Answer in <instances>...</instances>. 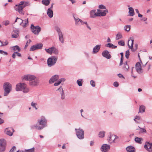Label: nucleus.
I'll use <instances>...</instances> for the list:
<instances>
[{
  "instance_id": "obj_1",
  "label": "nucleus",
  "mask_w": 152,
  "mask_h": 152,
  "mask_svg": "<svg viewBox=\"0 0 152 152\" xmlns=\"http://www.w3.org/2000/svg\"><path fill=\"white\" fill-rule=\"evenodd\" d=\"M38 124H36L31 126L32 129H35L39 130L42 129L46 126L47 121L43 116H42L38 120Z\"/></svg>"
},
{
  "instance_id": "obj_2",
  "label": "nucleus",
  "mask_w": 152,
  "mask_h": 152,
  "mask_svg": "<svg viewBox=\"0 0 152 152\" xmlns=\"http://www.w3.org/2000/svg\"><path fill=\"white\" fill-rule=\"evenodd\" d=\"M30 5L29 2L24 1H21L18 4L15 5L16 7L15 8V10L18 11L19 13L21 15H24V12L23 10V9L26 7Z\"/></svg>"
},
{
  "instance_id": "obj_3",
  "label": "nucleus",
  "mask_w": 152,
  "mask_h": 152,
  "mask_svg": "<svg viewBox=\"0 0 152 152\" xmlns=\"http://www.w3.org/2000/svg\"><path fill=\"white\" fill-rule=\"evenodd\" d=\"M16 90L17 91H23V92L27 93L29 91V88L27 87L26 84L20 83L16 85Z\"/></svg>"
},
{
  "instance_id": "obj_4",
  "label": "nucleus",
  "mask_w": 152,
  "mask_h": 152,
  "mask_svg": "<svg viewBox=\"0 0 152 152\" xmlns=\"http://www.w3.org/2000/svg\"><path fill=\"white\" fill-rule=\"evenodd\" d=\"M4 96H6L10 93L11 90V85L9 83H4Z\"/></svg>"
},
{
  "instance_id": "obj_5",
  "label": "nucleus",
  "mask_w": 152,
  "mask_h": 152,
  "mask_svg": "<svg viewBox=\"0 0 152 152\" xmlns=\"http://www.w3.org/2000/svg\"><path fill=\"white\" fill-rule=\"evenodd\" d=\"M57 58L52 56L49 58L47 60V64L49 66H51L54 65L57 60Z\"/></svg>"
},
{
  "instance_id": "obj_6",
  "label": "nucleus",
  "mask_w": 152,
  "mask_h": 152,
  "mask_svg": "<svg viewBox=\"0 0 152 152\" xmlns=\"http://www.w3.org/2000/svg\"><path fill=\"white\" fill-rule=\"evenodd\" d=\"M6 146V141L3 139H0V152L4 151Z\"/></svg>"
},
{
  "instance_id": "obj_7",
  "label": "nucleus",
  "mask_w": 152,
  "mask_h": 152,
  "mask_svg": "<svg viewBox=\"0 0 152 152\" xmlns=\"http://www.w3.org/2000/svg\"><path fill=\"white\" fill-rule=\"evenodd\" d=\"M31 29L32 32L35 34H38L41 30L39 26H35L33 24L31 25Z\"/></svg>"
},
{
  "instance_id": "obj_8",
  "label": "nucleus",
  "mask_w": 152,
  "mask_h": 152,
  "mask_svg": "<svg viewBox=\"0 0 152 152\" xmlns=\"http://www.w3.org/2000/svg\"><path fill=\"white\" fill-rule=\"evenodd\" d=\"M76 131V134L78 138L83 139L84 138V131L80 129H75Z\"/></svg>"
},
{
  "instance_id": "obj_9",
  "label": "nucleus",
  "mask_w": 152,
  "mask_h": 152,
  "mask_svg": "<svg viewBox=\"0 0 152 152\" xmlns=\"http://www.w3.org/2000/svg\"><path fill=\"white\" fill-rule=\"evenodd\" d=\"M118 137L115 135H111L109 138L108 139L110 143L116 142L118 141Z\"/></svg>"
},
{
  "instance_id": "obj_10",
  "label": "nucleus",
  "mask_w": 152,
  "mask_h": 152,
  "mask_svg": "<svg viewBox=\"0 0 152 152\" xmlns=\"http://www.w3.org/2000/svg\"><path fill=\"white\" fill-rule=\"evenodd\" d=\"M45 50L48 53L51 54L53 53L55 54H57L58 53V50L54 47H52L49 49H45Z\"/></svg>"
},
{
  "instance_id": "obj_11",
  "label": "nucleus",
  "mask_w": 152,
  "mask_h": 152,
  "mask_svg": "<svg viewBox=\"0 0 152 152\" xmlns=\"http://www.w3.org/2000/svg\"><path fill=\"white\" fill-rule=\"evenodd\" d=\"M145 148L149 152H152V143L146 142L144 146Z\"/></svg>"
},
{
  "instance_id": "obj_12",
  "label": "nucleus",
  "mask_w": 152,
  "mask_h": 152,
  "mask_svg": "<svg viewBox=\"0 0 152 152\" xmlns=\"http://www.w3.org/2000/svg\"><path fill=\"white\" fill-rule=\"evenodd\" d=\"M110 146L107 144H104L102 146L101 149L102 152H107L110 149Z\"/></svg>"
},
{
  "instance_id": "obj_13",
  "label": "nucleus",
  "mask_w": 152,
  "mask_h": 152,
  "mask_svg": "<svg viewBox=\"0 0 152 152\" xmlns=\"http://www.w3.org/2000/svg\"><path fill=\"white\" fill-rule=\"evenodd\" d=\"M42 47L41 44H38L36 45L32 46L30 49V51H33L36 50L40 49Z\"/></svg>"
},
{
  "instance_id": "obj_14",
  "label": "nucleus",
  "mask_w": 152,
  "mask_h": 152,
  "mask_svg": "<svg viewBox=\"0 0 152 152\" xmlns=\"http://www.w3.org/2000/svg\"><path fill=\"white\" fill-rule=\"evenodd\" d=\"M35 78V76L31 75H26L24 76L23 80H29L30 81L34 80Z\"/></svg>"
},
{
  "instance_id": "obj_15",
  "label": "nucleus",
  "mask_w": 152,
  "mask_h": 152,
  "mask_svg": "<svg viewBox=\"0 0 152 152\" xmlns=\"http://www.w3.org/2000/svg\"><path fill=\"white\" fill-rule=\"evenodd\" d=\"M74 18L76 25H81L83 24L84 23L80 19L78 18H75L74 17ZM84 23L87 25L86 22H84Z\"/></svg>"
},
{
  "instance_id": "obj_16",
  "label": "nucleus",
  "mask_w": 152,
  "mask_h": 152,
  "mask_svg": "<svg viewBox=\"0 0 152 152\" xmlns=\"http://www.w3.org/2000/svg\"><path fill=\"white\" fill-rule=\"evenodd\" d=\"M14 129L12 128H6L5 129L4 132L7 135L12 136L14 132Z\"/></svg>"
},
{
  "instance_id": "obj_17",
  "label": "nucleus",
  "mask_w": 152,
  "mask_h": 152,
  "mask_svg": "<svg viewBox=\"0 0 152 152\" xmlns=\"http://www.w3.org/2000/svg\"><path fill=\"white\" fill-rule=\"evenodd\" d=\"M98 12L97 16H103L106 15V13L108 12V11L106 10H97Z\"/></svg>"
},
{
  "instance_id": "obj_18",
  "label": "nucleus",
  "mask_w": 152,
  "mask_h": 152,
  "mask_svg": "<svg viewBox=\"0 0 152 152\" xmlns=\"http://www.w3.org/2000/svg\"><path fill=\"white\" fill-rule=\"evenodd\" d=\"M136 68L137 72L139 73L142 72L141 66L139 62L137 63L136 64Z\"/></svg>"
},
{
  "instance_id": "obj_19",
  "label": "nucleus",
  "mask_w": 152,
  "mask_h": 152,
  "mask_svg": "<svg viewBox=\"0 0 152 152\" xmlns=\"http://www.w3.org/2000/svg\"><path fill=\"white\" fill-rule=\"evenodd\" d=\"M134 41V39L131 37L128 40V45L129 48L131 49H133Z\"/></svg>"
},
{
  "instance_id": "obj_20",
  "label": "nucleus",
  "mask_w": 152,
  "mask_h": 152,
  "mask_svg": "<svg viewBox=\"0 0 152 152\" xmlns=\"http://www.w3.org/2000/svg\"><path fill=\"white\" fill-rule=\"evenodd\" d=\"M102 55L103 56L107 59H110L111 58V56L110 55L108 51L107 50L103 51L102 53Z\"/></svg>"
},
{
  "instance_id": "obj_21",
  "label": "nucleus",
  "mask_w": 152,
  "mask_h": 152,
  "mask_svg": "<svg viewBox=\"0 0 152 152\" xmlns=\"http://www.w3.org/2000/svg\"><path fill=\"white\" fill-rule=\"evenodd\" d=\"M59 78V76L58 75H55L53 76L49 80V83H53Z\"/></svg>"
},
{
  "instance_id": "obj_22",
  "label": "nucleus",
  "mask_w": 152,
  "mask_h": 152,
  "mask_svg": "<svg viewBox=\"0 0 152 152\" xmlns=\"http://www.w3.org/2000/svg\"><path fill=\"white\" fill-rule=\"evenodd\" d=\"M39 83V81L38 80L36 79L32 80L31 81L29 82V84L30 85L32 86H35L37 85Z\"/></svg>"
},
{
  "instance_id": "obj_23",
  "label": "nucleus",
  "mask_w": 152,
  "mask_h": 152,
  "mask_svg": "<svg viewBox=\"0 0 152 152\" xmlns=\"http://www.w3.org/2000/svg\"><path fill=\"white\" fill-rule=\"evenodd\" d=\"M19 36V31H13L12 34V37L14 38H17Z\"/></svg>"
},
{
  "instance_id": "obj_24",
  "label": "nucleus",
  "mask_w": 152,
  "mask_h": 152,
  "mask_svg": "<svg viewBox=\"0 0 152 152\" xmlns=\"http://www.w3.org/2000/svg\"><path fill=\"white\" fill-rule=\"evenodd\" d=\"M100 48V45H97L95 46L93 49V53H96L99 50Z\"/></svg>"
},
{
  "instance_id": "obj_25",
  "label": "nucleus",
  "mask_w": 152,
  "mask_h": 152,
  "mask_svg": "<svg viewBox=\"0 0 152 152\" xmlns=\"http://www.w3.org/2000/svg\"><path fill=\"white\" fill-rule=\"evenodd\" d=\"M47 14L48 16L50 18H52L53 16V12L51 9L50 8L48 9L47 11Z\"/></svg>"
},
{
  "instance_id": "obj_26",
  "label": "nucleus",
  "mask_w": 152,
  "mask_h": 152,
  "mask_svg": "<svg viewBox=\"0 0 152 152\" xmlns=\"http://www.w3.org/2000/svg\"><path fill=\"white\" fill-rule=\"evenodd\" d=\"M126 150L128 152H135V148L132 146H129L127 147Z\"/></svg>"
},
{
  "instance_id": "obj_27",
  "label": "nucleus",
  "mask_w": 152,
  "mask_h": 152,
  "mask_svg": "<svg viewBox=\"0 0 152 152\" xmlns=\"http://www.w3.org/2000/svg\"><path fill=\"white\" fill-rule=\"evenodd\" d=\"M96 10H91L90 12V17L91 18H94L96 16H97V12H96Z\"/></svg>"
},
{
  "instance_id": "obj_28",
  "label": "nucleus",
  "mask_w": 152,
  "mask_h": 152,
  "mask_svg": "<svg viewBox=\"0 0 152 152\" xmlns=\"http://www.w3.org/2000/svg\"><path fill=\"white\" fill-rule=\"evenodd\" d=\"M129 15L131 16H133L134 15V11L133 8L132 7H130L129 8Z\"/></svg>"
},
{
  "instance_id": "obj_29",
  "label": "nucleus",
  "mask_w": 152,
  "mask_h": 152,
  "mask_svg": "<svg viewBox=\"0 0 152 152\" xmlns=\"http://www.w3.org/2000/svg\"><path fill=\"white\" fill-rule=\"evenodd\" d=\"M105 46L107 47L111 48H117V46L114 45L111 43H108Z\"/></svg>"
},
{
  "instance_id": "obj_30",
  "label": "nucleus",
  "mask_w": 152,
  "mask_h": 152,
  "mask_svg": "<svg viewBox=\"0 0 152 152\" xmlns=\"http://www.w3.org/2000/svg\"><path fill=\"white\" fill-rule=\"evenodd\" d=\"M58 90H60L61 91V92H60V93L61 94V99H64V93L63 91V90L62 88L60 87L58 89Z\"/></svg>"
},
{
  "instance_id": "obj_31",
  "label": "nucleus",
  "mask_w": 152,
  "mask_h": 152,
  "mask_svg": "<svg viewBox=\"0 0 152 152\" xmlns=\"http://www.w3.org/2000/svg\"><path fill=\"white\" fill-rule=\"evenodd\" d=\"M50 0H43L42 1V4L46 6L48 5L50 3Z\"/></svg>"
},
{
  "instance_id": "obj_32",
  "label": "nucleus",
  "mask_w": 152,
  "mask_h": 152,
  "mask_svg": "<svg viewBox=\"0 0 152 152\" xmlns=\"http://www.w3.org/2000/svg\"><path fill=\"white\" fill-rule=\"evenodd\" d=\"M145 111V107L143 105H141L140 107L139 112L143 113Z\"/></svg>"
},
{
  "instance_id": "obj_33",
  "label": "nucleus",
  "mask_w": 152,
  "mask_h": 152,
  "mask_svg": "<svg viewBox=\"0 0 152 152\" xmlns=\"http://www.w3.org/2000/svg\"><path fill=\"white\" fill-rule=\"evenodd\" d=\"M58 35L60 41L61 43H63L64 42V39L63 38V35L62 33H60Z\"/></svg>"
},
{
  "instance_id": "obj_34",
  "label": "nucleus",
  "mask_w": 152,
  "mask_h": 152,
  "mask_svg": "<svg viewBox=\"0 0 152 152\" xmlns=\"http://www.w3.org/2000/svg\"><path fill=\"white\" fill-rule=\"evenodd\" d=\"M15 22H18L19 24L21 25L22 23L23 22V20L22 19L18 18H17L15 20Z\"/></svg>"
},
{
  "instance_id": "obj_35",
  "label": "nucleus",
  "mask_w": 152,
  "mask_h": 152,
  "mask_svg": "<svg viewBox=\"0 0 152 152\" xmlns=\"http://www.w3.org/2000/svg\"><path fill=\"white\" fill-rule=\"evenodd\" d=\"M142 138L138 137H136L135 138V142L139 144H141L142 143Z\"/></svg>"
},
{
  "instance_id": "obj_36",
  "label": "nucleus",
  "mask_w": 152,
  "mask_h": 152,
  "mask_svg": "<svg viewBox=\"0 0 152 152\" xmlns=\"http://www.w3.org/2000/svg\"><path fill=\"white\" fill-rule=\"evenodd\" d=\"M24 22L23 25V26L25 28L28 25V19H26L24 21Z\"/></svg>"
},
{
  "instance_id": "obj_37",
  "label": "nucleus",
  "mask_w": 152,
  "mask_h": 152,
  "mask_svg": "<svg viewBox=\"0 0 152 152\" xmlns=\"http://www.w3.org/2000/svg\"><path fill=\"white\" fill-rule=\"evenodd\" d=\"M17 55L18 56L20 57L21 56V54L20 53H18L17 52H14L12 55V57L13 58H15V56Z\"/></svg>"
},
{
  "instance_id": "obj_38",
  "label": "nucleus",
  "mask_w": 152,
  "mask_h": 152,
  "mask_svg": "<svg viewBox=\"0 0 152 152\" xmlns=\"http://www.w3.org/2000/svg\"><path fill=\"white\" fill-rule=\"evenodd\" d=\"M131 26L130 25H126L124 27V28L126 31H129L130 29Z\"/></svg>"
},
{
  "instance_id": "obj_39",
  "label": "nucleus",
  "mask_w": 152,
  "mask_h": 152,
  "mask_svg": "<svg viewBox=\"0 0 152 152\" xmlns=\"http://www.w3.org/2000/svg\"><path fill=\"white\" fill-rule=\"evenodd\" d=\"M105 135V132H101L99 134V136L101 138L103 137Z\"/></svg>"
},
{
  "instance_id": "obj_40",
  "label": "nucleus",
  "mask_w": 152,
  "mask_h": 152,
  "mask_svg": "<svg viewBox=\"0 0 152 152\" xmlns=\"http://www.w3.org/2000/svg\"><path fill=\"white\" fill-rule=\"evenodd\" d=\"M13 50L15 51H20V49L18 46H15L13 47Z\"/></svg>"
},
{
  "instance_id": "obj_41",
  "label": "nucleus",
  "mask_w": 152,
  "mask_h": 152,
  "mask_svg": "<svg viewBox=\"0 0 152 152\" xmlns=\"http://www.w3.org/2000/svg\"><path fill=\"white\" fill-rule=\"evenodd\" d=\"M122 37V36L121 34L120 33H118L116 35V39L118 40L121 39Z\"/></svg>"
},
{
  "instance_id": "obj_42",
  "label": "nucleus",
  "mask_w": 152,
  "mask_h": 152,
  "mask_svg": "<svg viewBox=\"0 0 152 152\" xmlns=\"http://www.w3.org/2000/svg\"><path fill=\"white\" fill-rule=\"evenodd\" d=\"M140 117L139 116H136L135 117V118L134 119V120L137 123H138V121L140 120Z\"/></svg>"
},
{
  "instance_id": "obj_43",
  "label": "nucleus",
  "mask_w": 152,
  "mask_h": 152,
  "mask_svg": "<svg viewBox=\"0 0 152 152\" xmlns=\"http://www.w3.org/2000/svg\"><path fill=\"white\" fill-rule=\"evenodd\" d=\"M34 148L28 150H25V152H34Z\"/></svg>"
},
{
  "instance_id": "obj_44",
  "label": "nucleus",
  "mask_w": 152,
  "mask_h": 152,
  "mask_svg": "<svg viewBox=\"0 0 152 152\" xmlns=\"http://www.w3.org/2000/svg\"><path fill=\"white\" fill-rule=\"evenodd\" d=\"M118 44L119 45L124 46V42L123 40L119 41L118 42Z\"/></svg>"
},
{
  "instance_id": "obj_45",
  "label": "nucleus",
  "mask_w": 152,
  "mask_h": 152,
  "mask_svg": "<svg viewBox=\"0 0 152 152\" xmlns=\"http://www.w3.org/2000/svg\"><path fill=\"white\" fill-rule=\"evenodd\" d=\"M123 68L124 69L126 70H128V69H129V66L127 64L126 62L124 64Z\"/></svg>"
},
{
  "instance_id": "obj_46",
  "label": "nucleus",
  "mask_w": 152,
  "mask_h": 152,
  "mask_svg": "<svg viewBox=\"0 0 152 152\" xmlns=\"http://www.w3.org/2000/svg\"><path fill=\"white\" fill-rule=\"evenodd\" d=\"M129 50H127L126 52L125 56L127 58H129Z\"/></svg>"
},
{
  "instance_id": "obj_47",
  "label": "nucleus",
  "mask_w": 152,
  "mask_h": 152,
  "mask_svg": "<svg viewBox=\"0 0 152 152\" xmlns=\"http://www.w3.org/2000/svg\"><path fill=\"white\" fill-rule=\"evenodd\" d=\"M139 128H140V129H141V130L139 132V133H142L143 132H145V133L146 132V131L145 129L143 128H141L140 127H139Z\"/></svg>"
},
{
  "instance_id": "obj_48",
  "label": "nucleus",
  "mask_w": 152,
  "mask_h": 152,
  "mask_svg": "<svg viewBox=\"0 0 152 152\" xmlns=\"http://www.w3.org/2000/svg\"><path fill=\"white\" fill-rule=\"evenodd\" d=\"M91 85L93 87H95V83L94 81L93 80H91L90 82Z\"/></svg>"
},
{
  "instance_id": "obj_49",
  "label": "nucleus",
  "mask_w": 152,
  "mask_h": 152,
  "mask_svg": "<svg viewBox=\"0 0 152 152\" xmlns=\"http://www.w3.org/2000/svg\"><path fill=\"white\" fill-rule=\"evenodd\" d=\"M0 53L3 54V55H7L8 54V53H7L5 52L2 50H0Z\"/></svg>"
},
{
  "instance_id": "obj_50",
  "label": "nucleus",
  "mask_w": 152,
  "mask_h": 152,
  "mask_svg": "<svg viewBox=\"0 0 152 152\" xmlns=\"http://www.w3.org/2000/svg\"><path fill=\"white\" fill-rule=\"evenodd\" d=\"M77 82L79 86H82V83L81 81L78 80L77 81Z\"/></svg>"
},
{
  "instance_id": "obj_51",
  "label": "nucleus",
  "mask_w": 152,
  "mask_h": 152,
  "mask_svg": "<svg viewBox=\"0 0 152 152\" xmlns=\"http://www.w3.org/2000/svg\"><path fill=\"white\" fill-rule=\"evenodd\" d=\"M3 23H4V25H5V26H7V25H8L9 24L10 22L9 21L6 20V21H4V22Z\"/></svg>"
},
{
  "instance_id": "obj_52",
  "label": "nucleus",
  "mask_w": 152,
  "mask_h": 152,
  "mask_svg": "<svg viewBox=\"0 0 152 152\" xmlns=\"http://www.w3.org/2000/svg\"><path fill=\"white\" fill-rule=\"evenodd\" d=\"M16 149L15 147L13 146L12 148L10 150V152H14V151Z\"/></svg>"
},
{
  "instance_id": "obj_53",
  "label": "nucleus",
  "mask_w": 152,
  "mask_h": 152,
  "mask_svg": "<svg viewBox=\"0 0 152 152\" xmlns=\"http://www.w3.org/2000/svg\"><path fill=\"white\" fill-rule=\"evenodd\" d=\"M99 8L100 9H105L106 8L105 7L102 5H100L99 6Z\"/></svg>"
},
{
  "instance_id": "obj_54",
  "label": "nucleus",
  "mask_w": 152,
  "mask_h": 152,
  "mask_svg": "<svg viewBox=\"0 0 152 152\" xmlns=\"http://www.w3.org/2000/svg\"><path fill=\"white\" fill-rule=\"evenodd\" d=\"M61 82L58 80V82L57 83H54V85L55 86H57L59 85L61 83Z\"/></svg>"
},
{
  "instance_id": "obj_55",
  "label": "nucleus",
  "mask_w": 152,
  "mask_h": 152,
  "mask_svg": "<svg viewBox=\"0 0 152 152\" xmlns=\"http://www.w3.org/2000/svg\"><path fill=\"white\" fill-rule=\"evenodd\" d=\"M113 85L115 87H117L118 86L119 84L117 82H115L114 83Z\"/></svg>"
},
{
  "instance_id": "obj_56",
  "label": "nucleus",
  "mask_w": 152,
  "mask_h": 152,
  "mask_svg": "<svg viewBox=\"0 0 152 152\" xmlns=\"http://www.w3.org/2000/svg\"><path fill=\"white\" fill-rule=\"evenodd\" d=\"M8 43V42L7 41H5V42H2L3 46L6 45H7Z\"/></svg>"
},
{
  "instance_id": "obj_57",
  "label": "nucleus",
  "mask_w": 152,
  "mask_h": 152,
  "mask_svg": "<svg viewBox=\"0 0 152 152\" xmlns=\"http://www.w3.org/2000/svg\"><path fill=\"white\" fill-rule=\"evenodd\" d=\"M37 105V104L36 103H34L33 102H32L31 103V105L34 107H35V105Z\"/></svg>"
},
{
  "instance_id": "obj_58",
  "label": "nucleus",
  "mask_w": 152,
  "mask_h": 152,
  "mask_svg": "<svg viewBox=\"0 0 152 152\" xmlns=\"http://www.w3.org/2000/svg\"><path fill=\"white\" fill-rule=\"evenodd\" d=\"M124 58L122 57H121V61L120 64V65H121L122 64Z\"/></svg>"
},
{
  "instance_id": "obj_59",
  "label": "nucleus",
  "mask_w": 152,
  "mask_h": 152,
  "mask_svg": "<svg viewBox=\"0 0 152 152\" xmlns=\"http://www.w3.org/2000/svg\"><path fill=\"white\" fill-rule=\"evenodd\" d=\"M131 75H132V76L133 77H134V78H135L136 77V76L135 75H134L133 74V73L132 69V70Z\"/></svg>"
},
{
  "instance_id": "obj_60",
  "label": "nucleus",
  "mask_w": 152,
  "mask_h": 152,
  "mask_svg": "<svg viewBox=\"0 0 152 152\" xmlns=\"http://www.w3.org/2000/svg\"><path fill=\"white\" fill-rule=\"evenodd\" d=\"M56 31H57L58 35L60 33H62L61 32L60 28H57V29H56Z\"/></svg>"
},
{
  "instance_id": "obj_61",
  "label": "nucleus",
  "mask_w": 152,
  "mask_h": 152,
  "mask_svg": "<svg viewBox=\"0 0 152 152\" xmlns=\"http://www.w3.org/2000/svg\"><path fill=\"white\" fill-rule=\"evenodd\" d=\"M59 80L60 82H61V83L62 81H64L65 80V79L64 78H62L59 79Z\"/></svg>"
},
{
  "instance_id": "obj_62",
  "label": "nucleus",
  "mask_w": 152,
  "mask_h": 152,
  "mask_svg": "<svg viewBox=\"0 0 152 152\" xmlns=\"http://www.w3.org/2000/svg\"><path fill=\"white\" fill-rule=\"evenodd\" d=\"M4 122V120L1 119V118H0V124H2Z\"/></svg>"
},
{
  "instance_id": "obj_63",
  "label": "nucleus",
  "mask_w": 152,
  "mask_h": 152,
  "mask_svg": "<svg viewBox=\"0 0 152 152\" xmlns=\"http://www.w3.org/2000/svg\"><path fill=\"white\" fill-rule=\"evenodd\" d=\"M147 18H143L142 19H141V20H142L143 21H145L146 20H147Z\"/></svg>"
},
{
  "instance_id": "obj_64",
  "label": "nucleus",
  "mask_w": 152,
  "mask_h": 152,
  "mask_svg": "<svg viewBox=\"0 0 152 152\" xmlns=\"http://www.w3.org/2000/svg\"><path fill=\"white\" fill-rule=\"evenodd\" d=\"M118 76L120 77H122L123 78H124L123 76L121 74H118Z\"/></svg>"
}]
</instances>
